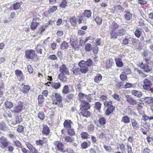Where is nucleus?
<instances>
[{
  "label": "nucleus",
  "mask_w": 153,
  "mask_h": 153,
  "mask_svg": "<svg viewBox=\"0 0 153 153\" xmlns=\"http://www.w3.org/2000/svg\"><path fill=\"white\" fill-rule=\"evenodd\" d=\"M60 73L58 75L59 79L63 82L66 81L68 78L66 76H69L70 73L65 65H62L60 67Z\"/></svg>",
  "instance_id": "obj_1"
},
{
  "label": "nucleus",
  "mask_w": 153,
  "mask_h": 153,
  "mask_svg": "<svg viewBox=\"0 0 153 153\" xmlns=\"http://www.w3.org/2000/svg\"><path fill=\"white\" fill-rule=\"evenodd\" d=\"M150 62L149 59H145L143 62H139L138 65L141 68L143 69L144 71L147 73L150 72L152 70V66L149 64Z\"/></svg>",
  "instance_id": "obj_2"
},
{
  "label": "nucleus",
  "mask_w": 153,
  "mask_h": 153,
  "mask_svg": "<svg viewBox=\"0 0 153 153\" xmlns=\"http://www.w3.org/2000/svg\"><path fill=\"white\" fill-rule=\"evenodd\" d=\"M18 104L16 106L14 107L12 111L14 113H18L22 112L24 109L23 103L19 101L17 102Z\"/></svg>",
  "instance_id": "obj_3"
},
{
  "label": "nucleus",
  "mask_w": 153,
  "mask_h": 153,
  "mask_svg": "<svg viewBox=\"0 0 153 153\" xmlns=\"http://www.w3.org/2000/svg\"><path fill=\"white\" fill-rule=\"evenodd\" d=\"M9 144V141L6 137L4 136L0 138V147L4 149L7 147Z\"/></svg>",
  "instance_id": "obj_4"
},
{
  "label": "nucleus",
  "mask_w": 153,
  "mask_h": 153,
  "mask_svg": "<svg viewBox=\"0 0 153 153\" xmlns=\"http://www.w3.org/2000/svg\"><path fill=\"white\" fill-rule=\"evenodd\" d=\"M39 18L38 17L34 18L31 23L30 27L31 30H34L36 29L39 25Z\"/></svg>",
  "instance_id": "obj_5"
},
{
  "label": "nucleus",
  "mask_w": 153,
  "mask_h": 153,
  "mask_svg": "<svg viewBox=\"0 0 153 153\" xmlns=\"http://www.w3.org/2000/svg\"><path fill=\"white\" fill-rule=\"evenodd\" d=\"M84 63V61L82 60L79 63L78 65L80 67L81 73L85 74L87 72L88 68L87 66L85 65Z\"/></svg>",
  "instance_id": "obj_6"
},
{
  "label": "nucleus",
  "mask_w": 153,
  "mask_h": 153,
  "mask_svg": "<svg viewBox=\"0 0 153 153\" xmlns=\"http://www.w3.org/2000/svg\"><path fill=\"white\" fill-rule=\"evenodd\" d=\"M25 53V56L26 58L31 59L33 58L36 53L35 51L32 49L26 51Z\"/></svg>",
  "instance_id": "obj_7"
},
{
  "label": "nucleus",
  "mask_w": 153,
  "mask_h": 153,
  "mask_svg": "<svg viewBox=\"0 0 153 153\" xmlns=\"http://www.w3.org/2000/svg\"><path fill=\"white\" fill-rule=\"evenodd\" d=\"M144 85L143 86V89L145 90H147L150 88L152 87V82L148 79H145L143 81Z\"/></svg>",
  "instance_id": "obj_8"
},
{
  "label": "nucleus",
  "mask_w": 153,
  "mask_h": 153,
  "mask_svg": "<svg viewBox=\"0 0 153 153\" xmlns=\"http://www.w3.org/2000/svg\"><path fill=\"white\" fill-rule=\"evenodd\" d=\"M51 98L53 101L55 100L59 102H60L62 101V97L58 93H53Z\"/></svg>",
  "instance_id": "obj_9"
},
{
  "label": "nucleus",
  "mask_w": 153,
  "mask_h": 153,
  "mask_svg": "<svg viewBox=\"0 0 153 153\" xmlns=\"http://www.w3.org/2000/svg\"><path fill=\"white\" fill-rule=\"evenodd\" d=\"M79 107L80 110L89 109L91 107V105L88 102L85 101L80 102Z\"/></svg>",
  "instance_id": "obj_10"
},
{
  "label": "nucleus",
  "mask_w": 153,
  "mask_h": 153,
  "mask_svg": "<svg viewBox=\"0 0 153 153\" xmlns=\"http://www.w3.org/2000/svg\"><path fill=\"white\" fill-rule=\"evenodd\" d=\"M25 144L32 153H39L36 149L33 147L30 143L27 142L25 143Z\"/></svg>",
  "instance_id": "obj_11"
},
{
  "label": "nucleus",
  "mask_w": 153,
  "mask_h": 153,
  "mask_svg": "<svg viewBox=\"0 0 153 153\" xmlns=\"http://www.w3.org/2000/svg\"><path fill=\"white\" fill-rule=\"evenodd\" d=\"M127 102L130 105H133L137 103V101L128 95L126 96Z\"/></svg>",
  "instance_id": "obj_12"
},
{
  "label": "nucleus",
  "mask_w": 153,
  "mask_h": 153,
  "mask_svg": "<svg viewBox=\"0 0 153 153\" xmlns=\"http://www.w3.org/2000/svg\"><path fill=\"white\" fill-rule=\"evenodd\" d=\"M22 88L20 89L21 92L24 94H27L28 93L30 90V87L29 85H24L23 83L21 84Z\"/></svg>",
  "instance_id": "obj_13"
},
{
  "label": "nucleus",
  "mask_w": 153,
  "mask_h": 153,
  "mask_svg": "<svg viewBox=\"0 0 153 153\" xmlns=\"http://www.w3.org/2000/svg\"><path fill=\"white\" fill-rule=\"evenodd\" d=\"M117 149L118 151L120 150L121 152L123 153H126V152L125 145L123 143H117Z\"/></svg>",
  "instance_id": "obj_14"
},
{
  "label": "nucleus",
  "mask_w": 153,
  "mask_h": 153,
  "mask_svg": "<svg viewBox=\"0 0 153 153\" xmlns=\"http://www.w3.org/2000/svg\"><path fill=\"white\" fill-rule=\"evenodd\" d=\"M15 73L17 78L20 80H22L24 79L25 77L22 71L19 70H17L15 71Z\"/></svg>",
  "instance_id": "obj_15"
},
{
  "label": "nucleus",
  "mask_w": 153,
  "mask_h": 153,
  "mask_svg": "<svg viewBox=\"0 0 153 153\" xmlns=\"http://www.w3.org/2000/svg\"><path fill=\"white\" fill-rule=\"evenodd\" d=\"M115 108V107L114 106H111L108 107L105 112V115L107 116H109L113 111Z\"/></svg>",
  "instance_id": "obj_16"
},
{
  "label": "nucleus",
  "mask_w": 153,
  "mask_h": 153,
  "mask_svg": "<svg viewBox=\"0 0 153 153\" xmlns=\"http://www.w3.org/2000/svg\"><path fill=\"white\" fill-rule=\"evenodd\" d=\"M131 124L133 128L135 130H137L139 128V125L136 120L133 119L131 120Z\"/></svg>",
  "instance_id": "obj_17"
},
{
  "label": "nucleus",
  "mask_w": 153,
  "mask_h": 153,
  "mask_svg": "<svg viewBox=\"0 0 153 153\" xmlns=\"http://www.w3.org/2000/svg\"><path fill=\"white\" fill-rule=\"evenodd\" d=\"M72 123V122L71 120H65L64 123V126L66 128L69 129L71 127V124Z\"/></svg>",
  "instance_id": "obj_18"
},
{
  "label": "nucleus",
  "mask_w": 153,
  "mask_h": 153,
  "mask_svg": "<svg viewBox=\"0 0 153 153\" xmlns=\"http://www.w3.org/2000/svg\"><path fill=\"white\" fill-rule=\"evenodd\" d=\"M70 22L72 26L75 27L77 24V19L75 16H73L69 19Z\"/></svg>",
  "instance_id": "obj_19"
},
{
  "label": "nucleus",
  "mask_w": 153,
  "mask_h": 153,
  "mask_svg": "<svg viewBox=\"0 0 153 153\" xmlns=\"http://www.w3.org/2000/svg\"><path fill=\"white\" fill-rule=\"evenodd\" d=\"M116 65L117 67H121L123 65V63L120 58L116 57L115 59Z\"/></svg>",
  "instance_id": "obj_20"
},
{
  "label": "nucleus",
  "mask_w": 153,
  "mask_h": 153,
  "mask_svg": "<svg viewBox=\"0 0 153 153\" xmlns=\"http://www.w3.org/2000/svg\"><path fill=\"white\" fill-rule=\"evenodd\" d=\"M131 94L134 96L137 97L138 98L141 97L142 96V92L140 91L136 90H132L131 91Z\"/></svg>",
  "instance_id": "obj_21"
},
{
  "label": "nucleus",
  "mask_w": 153,
  "mask_h": 153,
  "mask_svg": "<svg viewBox=\"0 0 153 153\" xmlns=\"http://www.w3.org/2000/svg\"><path fill=\"white\" fill-rule=\"evenodd\" d=\"M42 133L43 134H45L46 136L49 135L50 133V130L48 126L45 125L43 127Z\"/></svg>",
  "instance_id": "obj_22"
},
{
  "label": "nucleus",
  "mask_w": 153,
  "mask_h": 153,
  "mask_svg": "<svg viewBox=\"0 0 153 153\" xmlns=\"http://www.w3.org/2000/svg\"><path fill=\"white\" fill-rule=\"evenodd\" d=\"M54 144L55 145L57 146L58 149L59 151L61 152H63L64 145L62 143H59L58 142H56L54 143Z\"/></svg>",
  "instance_id": "obj_23"
},
{
  "label": "nucleus",
  "mask_w": 153,
  "mask_h": 153,
  "mask_svg": "<svg viewBox=\"0 0 153 153\" xmlns=\"http://www.w3.org/2000/svg\"><path fill=\"white\" fill-rule=\"evenodd\" d=\"M121 122L124 124H128L130 123V118L127 115L123 116L122 118Z\"/></svg>",
  "instance_id": "obj_24"
},
{
  "label": "nucleus",
  "mask_w": 153,
  "mask_h": 153,
  "mask_svg": "<svg viewBox=\"0 0 153 153\" xmlns=\"http://www.w3.org/2000/svg\"><path fill=\"white\" fill-rule=\"evenodd\" d=\"M62 140L63 141H65L66 142H69L70 143H73L74 140L72 137L70 136H66L65 137L62 138Z\"/></svg>",
  "instance_id": "obj_25"
},
{
  "label": "nucleus",
  "mask_w": 153,
  "mask_h": 153,
  "mask_svg": "<svg viewBox=\"0 0 153 153\" xmlns=\"http://www.w3.org/2000/svg\"><path fill=\"white\" fill-rule=\"evenodd\" d=\"M88 109L80 110L81 114L84 117H88L90 116V112L88 111Z\"/></svg>",
  "instance_id": "obj_26"
},
{
  "label": "nucleus",
  "mask_w": 153,
  "mask_h": 153,
  "mask_svg": "<svg viewBox=\"0 0 153 153\" xmlns=\"http://www.w3.org/2000/svg\"><path fill=\"white\" fill-rule=\"evenodd\" d=\"M91 12L90 10H85L83 13L84 17L88 19L91 16Z\"/></svg>",
  "instance_id": "obj_27"
},
{
  "label": "nucleus",
  "mask_w": 153,
  "mask_h": 153,
  "mask_svg": "<svg viewBox=\"0 0 153 153\" xmlns=\"http://www.w3.org/2000/svg\"><path fill=\"white\" fill-rule=\"evenodd\" d=\"M110 35L111 36V38L113 39H117L118 36H119L117 32H116L114 30L110 32Z\"/></svg>",
  "instance_id": "obj_28"
},
{
  "label": "nucleus",
  "mask_w": 153,
  "mask_h": 153,
  "mask_svg": "<svg viewBox=\"0 0 153 153\" xmlns=\"http://www.w3.org/2000/svg\"><path fill=\"white\" fill-rule=\"evenodd\" d=\"M143 99L146 103L149 104L153 103V97H146Z\"/></svg>",
  "instance_id": "obj_29"
},
{
  "label": "nucleus",
  "mask_w": 153,
  "mask_h": 153,
  "mask_svg": "<svg viewBox=\"0 0 153 153\" xmlns=\"http://www.w3.org/2000/svg\"><path fill=\"white\" fill-rule=\"evenodd\" d=\"M68 44L66 41H64L61 45L60 48L65 51L68 48Z\"/></svg>",
  "instance_id": "obj_30"
},
{
  "label": "nucleus",
  "mask_w": 153,
  "mask_h": 153,
  "mask_svg": "<svg viewBox=\"0 0 153 153\" xmlns=\"http://www.w3.org/2000/svg\"><path fill=\"white\" fill-rule=\"evenodd\" d=\"M86 95L82 93H79L78 94V100L81 102L82 101H85Z\"/></svg>",
  "instance_id": "obj_31"
},
{
  "label": "nucleus",
  "mask_w": 153,
  "mask_h": 153,
  "mask_svg": "<svg viewBox=\"0 0 153 153\" xmlns=\"http://www.w3.org/2000/svg\"><path fill=\"white\" fill-rule=\"evenodd\" d=\"M102 76L100 74H98L95 76L94 81L96 83H99L102 80Z\"/></svg>",
  "instance_id": "obj_32"
},
{
  "label": "nucleus",
  "mask_w": 153,
  "mask_h": 153,
  "mask_svg": "<svg viewBox=\"0 0 153 153\" xmlns=\"http://www.w3.org/2000/svg\"><path fill=\"white\" fill-rule=\"evenodd\" d=\"M125 13L124 16L125 19L127 21L130 20L132 18V14L128 12H126Z\"/></svg>",
  "instance_id": "obj_33"
},
{
  "label": "nucleus",
  "mask_w": 153,
  "mask_h": 153,
  "mask_svg": "<svg viewBox=\"0 0 153 153\" xmlns=\"http://www.w3.org/2000/svg\"><path fill=\"white\" fill-rule=\"evenodd\" d=\"M3 116L6 118V120L8 121V117L11 118L12 117L11 113L10 111H8L5 112L3 114Z\"/></svg>",
  "instance_id": "obj_34"
},
{
  "label": "nucleus",
  "mask_w": 153,
  "mask_h": 153,
  "mask_svg": "<svg viewBox=\"0 0 153 153\" xmlns=\"http://www.w3.org/2000/svg\"><path fill=\"white\" fill-rule=\"evenodd\" d=\"M5 107L7 108H11L13 107V103L7 100L4 103Z\"/></svg>",
  "instance_id": "obj_35"
},
{
  "label": "nucleus",
  "mask_w": 153,
  "mask_h": 153,
  "mask_svg": "<svg viewBox=\"0 0 153 153\" xmlns=\"http://www.w3.org/2000/svg\"><path fill=\"white\" fill-rule=\"evenodd\" d=\"M81 137L84 139L90 138V135L86 132H83L80 134Z\"/></svg>",
  "instance_id": "obj_36"
},
{
  "label": "nucleus",
  "mask_w": 153,
  "mask_h": 153,
  "mask_svg": "<svg viewBox=\"0 0 153 153\" xmlns=\"http://www.w3.org/2000/svg\"><path fill=\"white\" fill-rule=\"evenodd\" d=\"M141 33L142 31L141 30L137 28L135 31L134 34L137 38H139L140 37Z\"/></svg>",
  "instance_id": "obj_37"
},
{
  "label": "nucleus",
  "mask_w": 153,
  "mask_h": 153,
  "mask_svg": "<svg viewBox=\"0 0 153 153\" xmlns=\"http://www.w3.org/2000/svg\"><path fill=\"white\" fill-rule=\"evenodd\" d=\"M52 87L54 88L57 89L61 87V84L60 83L57 82H55L52 85Z\"/></svg>",
  "instance_id": "obj_38"
},
{
  "label": "nucleus",
  "mask_w": 153,
  "mask_h": 153,
  "mask_svg": "<svg viewBox=\"0 0 153 153\" xmlns=\"http://www.w3.org/2000/svg\"><path fill=\"white\" fill-rule=\"evenodd\" d=\"M98 121L100 123V124L103 126L106 123V119L104 117H100L99 118Z\"/></svg>",
  "instance_id": "obj_39"
},
{
  "label": "nucleus",
  "mask_w": 153,
  "mask_h": 153,
  "mask_svg": "<svg viewBox=\"0 0 153 153\" xmlns=\"http://www.w3.org/2000/svg\"><path fill=\"white\" fill-rule=\"evenodd\" d=\"M22 121V117L20 116H17L16 117L15 122H13V124L15 125L20 123Z\"/></svg>",
  "instance_id": "obj_40"
},
{
  "label": "nucleus",
  "mask_w": 153,
  "mask_h": 153,
  "mask_svg": "<svg viewBox=\"0 0 153 153\" xmlns=\"http://www.w3.org/2000/svg\"><path fill=\"white\" fill-rule=\"evenodd\" d=\"M22 4V2H16V3L13 4V9L15 10H18L21 7Z\"/></svg>",
  "instance_id": "obj_41"
},
{
  "label": "nucleus",
  "mask_w": 153,
  "mask_h": 153,
  "mask_svg": "<svg viewBox=\"0 0 153 153\" xmlns=\"http://www.w3.org/2000/svg\"><path fill=\"white\" fill-rule=\"evenodd\" d=\"M7 126V125L3 122L0 123V129L3 131H5L6 130Z\"/></svg>",
  "instance_id": "obj_42"
},
{
  "label": "nucleus",
  "mask_w": 153,
  "mask_h": 153,
  "mask_svg": "<svg viewBox=\"0 0 153 153\" xmlns=\"http://www.w3.org/2000/svg\"><path fill=\"white\" fill-rule=\"evenodd\" d=\"M117 32L119 36H121L125 34L126 31L124 29L121 28L119 29Z\"/></svg>",
  "instance_id": "obj_43"
},
{
  "label": "nucleus",
  "mask_w": 153,
  "mask_h": 153,
  "mask_svg": "<svg viewBox=\"0 0 153 153\" xmlns=\"http://www.w3.org/2000/svg\"><path fill=\"white\" fill-rule=\"evenodd\" d=\"M68 0H62L59 4V6L62 8H65L67 6Z\"/></svg>",
  "instance_id": "obj_44"
},
{
  "label": "nucleus",
  "mask_w": 153,
  "mask_h": 153,
  "mask_svg": "<svg viewBox=\"0 0 153 153\" xmlns=\"http://www.w3.org/2000/svg\"><path fill=\"white\" fill-rule=\"evenodd\" d=\"M91 144V143L89 142L88 143L86 142H83L82 143L81 146L82 147L83 149H86L89 147Z\"/></svg>",
  "instance_id": "obj_45"
},
{
  "label": "nucleus",
  "mask_w": 153,
  "mask_h": 153,
  "mask_svg": "<svg viewBox=\"0 0 153 153\" xmlns=\"http://www.w3.org/2000/svg\"><path fill=\"white\" fill-rule=\"evenodd\" d=\"M102 104L99 102H96L94 104V107L97 109L100 110L101 108Z\"/></svg>",
  "instance_id": "obj_46"
},
{
  "label": "nucleus",
  "mask_w": 153,
  "mask_h": 153,
  "mask_svg": "<svg viewBox=\"0 0 153 153\" xmlns=\"http://www.w3.org/2000/svg\"><path fill=\"white\" fill-rule=\"evenodd\" d=\"M84 64L86 66L89 67L92 65L93 62L91 60L89 59H88L86 61H84Z\"/></svg>",
  "instance_id": "obj_47"
},
{
  "label": "nucleus",
  "mask_w": 153,
  "mask_h": 153,
  "mask_svg": "<svg viewBox=\"0 0 153 153\" xmlns=\"http://www.w3.org/2000/svg\"><path fill=\"white\" fill-rule=\"evenodd\" d=\"M112 102L111 101H106L104 102V104L105 106L109 107L111 106H113L112 105Z\"/></svg>",
  "instance_id": "obj_48"
},
{
  "label": "nucleus",
  "mask_w": 153,
  "mask_h": 153,
  "mask_svg": "<svg viewBox=\"0 0 153 153\" xmlns=\"http://www.w3.org/2000/svg\"><path fill=\"white\" fill-rule=\"evenodd\" d=\"M38 117L41 120H43L45 118V115L44 113L42 111L39 112Z\"/></svg>",
  "instance_id": "obj_49"
},
{
  "label": "nucleus",
  "mask_w": 153,
  "mask_h": 153,
  "mask_svg": "<svg viewBox=\"0 0 153 153\" xmlns=\"http://www.w3.org/2000/svg\"><path fill=\"white\" fill-rule=\"evenodd\" d=\"M57 9V7L56 6H53L51 7L49 10L50 13H52L55 11Z\"/></svg>",
  "instance_id": "obj_50"
},
{
  "label": "nucleus",
  "mask_w": 153,
  "mask_h": 153,
  "mask_svg": "<svg viewBox=\"0 0 153 153\" xmlns=\"http://www.w3.org/2000/svg\"><path fill=\"white\" fill-rule=\"evenodd\" d=\"M38 101L39 104H41L44 101V97L42 95H40L38 97Z\"/></svg>",
  "instance_id": "obj_51"
},
{
  "label": "nucleus",
  "mask_w": 153,
  "mask_h": 153,
  "mask_svg": "<svg viewBox=\"0 0 153 153\" xmlns=\"http://www.w3.org/2000/svg\"><path fill=\"white\" fill-rule=\"evenodd\" d=\"M113 61L112 59H110L108 62H107L106 65V67L107 69L111 68L112 65Z\"/></svg>",
  "instance_id": "obj_52"
},
{
  "label": "nucleus",
  "mask_w": 153,
  "mask_h": 153,
  "mask_svg": "<svg viewBox=\"0 0 153 153\" xmlns=\"http://www.w3.org/2000/svg\"><path fill=\"white\" fill-rule=\"evenodd\" d=\"M95 21L98 25H100L102 23V19L99 17L96 18L95 19Z\"/></svg>",
  "instance_id": "obj_53"
},
{
  "label": "nucleus",
  "mask_w": 153,
  "mask_h": 153,
  "mask_svg": "<svg viewBox=\"0 0 153 153\" xmlns=\"http://www.w3.org/2000/svg\"><path fill=\"white\" fill-rule=\"evenodd\" d=\"M87 128L88 131L91 132L94 129V126L92 124H91L88 126Z\"/></svg>",
  "instance_id": "obj_54"
},
{
  "label": "nucleus",
  "mask_w": 153,
  "mask_h": 153,
  "mask_svg": "<svg viewBox=\"0 0 153 153\" xmlns=\"http://www.w3.org/2000/svg\"><path fill=\"white\" fill-rule=\"evenodd\" d=\"M85 49L87 51H90L92 49L91 45V44L87 43L85 45Z\"/></svg>",
  "instance_id": "obj_55"
},
{
  "label": "nucleus",
  "mask_w": 153,
  "mask_h": 153,
  "mask_svg": "<svg viewBox=\"0 0 153 153\" xmlns=\"http://www.w3.org/2000/svg\"><path fill=\"white\" fill-rule=\"evenodd\" d=\"M68 135L71 136L74 135L75 134L74 129L71 128L68 129Z\"/></svg>",
  "instance_id": "obj_56"
},
{
  "label": "nucleus",
  "mask_w": 153,
  "mask_h": 153,
  "mask_svg": "<svg viewBox=\"0 0 153 153\" xmlns=\"http://www.w3.org/2000/svg\"><path fill=\"white\" fill-rule=\"evenodd\" d=\"M73 40V39L72 40H71V42L73 47L74 48H76L77 47V42L76 41V40Z\"/></svg>",
  "instance_id": "obj_57"
},
{
  "label": "nucleus",
  "mask_w": 153,
  "mask_h": 153,
  "mask_svg": "<svg viewBox=\"0 0 153 153\" xmlns=\"http://www.w3.org/2000/svg\"><path fill=\"white\" fill-rule=\"evenodd\" d=\"M131 72V71L129 68H124L123 70V73H124V74H130Z\"/></svg>",
  "instance_id": "obj_58"
},
{
  "label": "nucleus",
  "mask_w": 153,
  "mask_h": 153,
  "mask_svg": "<svg viewBox=\"0 0 153 153\" xmlns=\"http://www.w3.org/2000/svg\"><path fill=\"white\" fill-rule=\"evenodd\" d=\"M138 73L139 74L140 76H142L143 78L146 77L147 76V75L143 73L141 70H137Z\"/></svg>",
  "instance_id": "obj_59"
},
{
  "label": "nucleus",
  "mask_w": 153,
  "mask_h": 153,
  "mask_svg": "<svg viewBox=\"0 0 153 153\" xmlns=\"http://www.w3.org/2000/svg\"><path fill=\"white\" fill-rule=\"evenodd\" d=\"M62 93L65 94L69 92V88L68 85H65L63 88L62 91Z\"/></svg>",
  "instance_id": "obj_60"
},
{
  "label": "nucleus",
  "mask_w": 153,
  "mask_h": 153,
  "mask_svg": "<svg viewBox=\"0 0 153 153\" xmlns=\"http://www.w3.org/2000/svg\"><path fill=\"white\" fill-rule=\"evenodd\" d=\"M103 147L104 149L107 152H111L112 149L110 146L104 145Z\"/></svg>",
  "instance_id": "obj_61"
},
{
  "label": "nucleus",
  "mask_w": 153,
  "mask_h": 153,
  "mask_svg": "<svg viewBox=\"0 0 153 153\" xmlns=\"http://www.w3.org/2000/svg\"><path fill=\"white\" fill-rule=\"evenodd\" d=\"M129 41H130L129 38H125L123 39L122 44L124 45H128V44Z\"/></svg>",
  "instance_id": "obj_62"
},
{
  "label": "nucleus",
  "mask_w": 153,
  "mask_h": 153,
  "mask_svg": "<svg viewBox=\"0 0 153 153\" xmlns=\"http://www.w3.org/2000/svg\"><path fill=\"white\" fill-rule=\"evenodd\" d=\"M80 72V68H76L73 71L74 74L75 75H77L79 74Z\"/></svg>",
  "instance_id": "obj_63"
},
{
  "label": "nucleus",
  "mask_w": 153,
  "mask_h": 153,
  "mask_svg": "<svg viewBox=\"0 0 153 153\" xmlns=\"http://www.w3.org/2000/svg\"><path fill=\"white\" fill-rule=\"evenodd\" d=\"M24 127L23 126L19 125L17 129V131L19 133L22 132L24 131Z\"/></svg>",
  "instance_id": "obj_64"
}]
</instances>
